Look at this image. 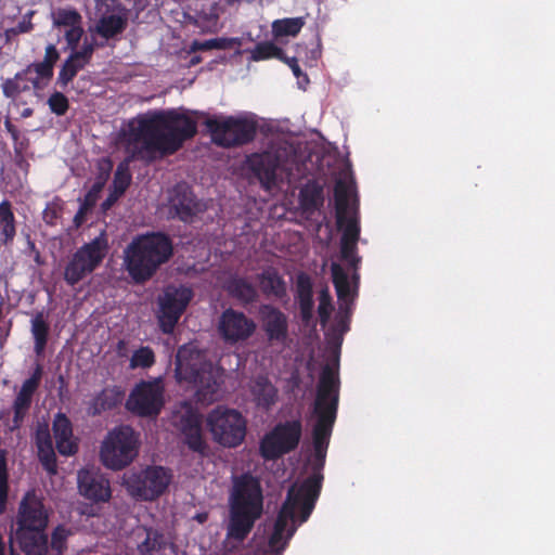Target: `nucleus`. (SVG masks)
Wrapping results in <instances>:
<instances>
[{
    "label": "nucleus",
    "instance_id": "a211bd4d",
    "mask_svg": "<svg viewBox=\"0 0 555 555\" xmlns=\"http://www.w3.org/2000/svg\"><path fill=\"white\" fill-rule=\"evenodd\" d=\"M203 210V204L186 183H178L172 188L169 195V212L173 218L192 223Z\"/></svg>",
    "mask_w": 555,
    "mask_h": 555
},
{
    "label": "nucleus",
    "instance_id": "6e6552de",
    "mask_svg": "<svg viewBox=\"0 0 555 555\" xmlns=\"http://www.w3.org/2000/svg\"><path fill=\"white\" fill-rule=\"evenodd\" d=\"M108 250V241L105 232L79 247L64 268V281L75 286L91 274L103 261Z\"/></svg>",
    "mask_w": 555,
    "mask_h": 555
},
{
    "label": "nucleus",
    "instance_id": "393cba45",
    "mask_svg": "<svg viewBox=\"0 0 555 555\" xmlns=\"http://www.w3.org/2000/svg\"><path fill=\"white\" fill-rule=\"evenodd\" d=\"M36 446L38 459L49 475L57 473L56 455L48 427H39L36 431Z\"/></svg>",
    "mask_w": 555,
    "mask_h": 555
},
{
    "label": "nucleus",
    "instance_id": "1a4fd4ad",
    "mask_svg": "<svg viewBox=\"0 0 555 555\" xmlns=\"http://www.w3.org/2000/svg\"><path fill=\"white\" fill-rule=\"evenodd\" d=\"M205 125L214 143L222 147L245 145L255 139L257 132L256 121L244 117H211L206 119Z\"/></svg>",
    "mask_w": 555,
    "mask_h": 555
},
{
    "label": "nucleus",
    "instance_id": "8fccbe9b",
    "mask_svg": "<svg viewBox=\"0 0 555 555\" xmlns=\"http://www.w3.org/2000/svg\"><path fill=\"white\" fill-rule=\"evenodd\" d=\"M50 111L56 116H63L69 108L68 99L59 91L53 92L48 99Z\"/></svg>",
    "mask_w": 555,
    "mask_h": 555
},
{
    "label": "nucleus",
    "instance_id": "bb28decb",
    "mask_svg": "<svg viewBox=\"0 0 555 555\" xmlns=\"http://www.w3.org/2000/svg\"><path fill=\"white\" fill-rule=\"evenodd\" d=\"M228 294L243 305H250L257 301L258 291L256 286L244 276H232L227 281Z\"/></svg>",
    "mask_w": 555,
    "mask_h": 555
},
{
    "label": "nucleus",
    "instance_id": "ea45409f",
    "mask_svg": "<svg viewBox=\"0 0 555 555\" xmlns=\"http://www.w3.org/2000/svg\"><path fill=\"white\" fill-rule=\"evenodd\" d=\"M85 67L83 63L78 62L72 54H69L59 72L57 83L62 88L67 87V85L76 77L78 72Z\"/></svg>",
    "mask_w": 555,
    "mask_h": 555
},
{
    "label": "nucleus",
    "instance_id": "79ce46f5",
    "mask_svg": "<svg viewBox=\"0 0 555 555\" xmlns=\"http://www.w3.org/2000/svg\"><path fill=\"white\" fill-rule=\"evenodd\" d=\"M9 494V470L5 451L0 450V513L7 508Z\"/></svg>",
    "mask_w": 555,
    "mask_h": 555
},
{
    "label": "nucleus",
    "instance_id": "0eeeda50",
    "mask_svg": "<svg viewBox=\"0 0 555 555\" xmlns=\"http://www.w3.org/2000/svg\"><path fill=\"white\" fill-rule=\"evenodd\" d=\"M206 426L212 440L228 449L240 447L247 434V421L243 414L224 405H218L208 412Z\"/></svg>",
    "mask_w": 555,
    "mask_h": 555
},
{
    "label": "nucleus",
    "instance_id": "c85d7f7f",
    "mask_svg": "<svg viewBox=\"0 0 555 555\" xmlns=\"http://www.w3.org/2000/svg\"><path fill=\"white\" fill-rule=\"evenodd\" d=\"M30 332L34 338V351L41 357L47 348L50 324L43 311H38L30 321Z\"/></svg>",
    "mask_w": 555,
    "mask_h": 555
},
{
    "label": "nucleus",
    "instance_id": "0e129e2a",
    "mask_svg": "<svg viewBox=\"0 0 555 555\" xmlns=\"http://www.w3.org/2000/svg\"><path fill=\"white\" fill-rule=\"evenodd\" d=\"M105 182L106 181L104 180L96 181L86 194L93 195V199L98 201L99 193L101 192Z\"/></svg>",
    "mask_w": 555,
    "mask_h": 555
},
{
    "label": "nucleus",
    "instance_id": "6ab92c4d",
    "mask_svg": "<svg viewBox=\"0 0 555 555\" xmlns=\"http://www.w3.org/2000/svg\"><path fill=\"white\" fill-rule=\"evenodd\" d=\"M51 20L53 28L64 29L66 48L78 47L85 34L81 14L74 8H57L51 12Z\"/></svg>",
    "mask_w": 555,
    "mask_h": 555
},
{
    "label": "nucleus",
    "instance_id": "f3484780",
    "mask_svg": "<svg viewBox=\"0 0 555 555\" xmlns=\"http://www.w3.org/2000/svg\"><path fill=\"white\" fill-rule=\"evenodd\" d=\"M77 486L80 495L92 503H105L112 498L108 478L94 467L78 470Z\"/></svg>",
    "mask_w": 555,
    "mask_h": 555
},
{
    "label": "nucleus",
    "instance_id": "f03ea898",
    "mask_svg": "<svg viewBox=\"0 0 555 555\" xmlns=\"http://www.w3.org/2000/svg\"><path fill=\"white\" fill-rule=\"evenodd\" d=\"M196 134V120L175 108L149 111L130 119L119 132L128 156L117 165L112 189L117 195L125 194L132 180L131 162L172 155Z\"/></svg>",
    "mask_w": 555,
    "mask_h": 555
},
{
    "label": "nucleus",
    "instance_id": "412c9836",
    "mask_svg": "<svg viewBox=\"0 0 555 555\" xmlns=\"http://www.w3.org/2000/svg\"><path fill=\"white\" fill-rule=\"evenodd\" d=\"M180 429L183 441L190 450L202 456L207 455L209 447L203 437L202 425L198 415L188 413L180 420Z\"/></svg>",
    "mask_w": 555,
    "mask_h": 555
},
{
    "label": "nucleus",
    "instance_id": "c9c22d12",
    "mask_svg": "<svg viewBox=\"0 0 555 555\" xmlns=\"http://www.w3.org/2000/svg\"><path fill=\"white\" fill-rule=\"evenodd\" d=\"M23 70L27 76L33 72L36 74L35 77L29 78V82L35 90L43 89L46 85L52 79L54 74V70L42 62L31 63L27 65Z\"/></svg>",
    "mask_w": 555,
    "mask_h": 555
},
{
    "label": "nucleus",
    "instance_id": "f704fd0d",
    "mask_svg": "<svg viewBox=\"0 0 555 555\" xmlns=\"http://www.w3.org/2000/svg\"><path fill=\"white\" fill-rule=\"evenodd\" d=\"M29 78L22 69L17 72L13 78H8L2 83L3 95L8 99H15L21 93L29 91L30 86L28 83Z\"/></svg>",
    "mask_w": 555,
    "mask_h": 555
},
{
    "label": "nucleus",
    "instance_id": "bf43d9fd",
    "mask_svg": "<svg viewBox=\"0 0 555 555\" xmlns=\"http://www.w3.org/2000/svg\"><path fill=\"white\" fill-rule=\"evenodd\" d=\"M38 388H39L38 386H36L27 380H24V383L22 384V387L18 391V395L33 400V397Z\"/></svg>",
    "mask_w": 555,
    "mask_h": 555
},
{
    "label": "nucleus",
    "instance_id": "de8ad7c7",
    "mask_svg": "<svg viewBox=\"0 0 555 555\" xmlns=\"http://www.w3.org/2000/svg\"><path fill=\"white\" fill-rule=\"evenodd\" d=\"M333 310L332 305V296L327 288H323L319 294V306H318V314L320 318V323L325 325L331 317Z\"/></svg>",
    "mask_w": 555,
    "mask_h": 555
},
{
    "label": "nucleus",
    "instance_id": "c756f323",
    "mask_svg": "<svg viewBox=\"0 0 555 555\" xmlns=\"http://www.w3.org/2000/svg\"><path fill=\"white\" fill-rule=\"evenodd\" d=\"M16 235V220L13 212L12 203L3 199L0 203V244L11 245Z\"/></svg>",
    "mask_w": 555,
    "mask_h": 555
},
{
    "label": "nucleus",
    "instance_id": "72a5a7b5",
    "mask_svg": "<svg viewBox=\"0 0 555 555\" xmlns=\"http://www.w3.org/2000/svg\"><path fill=\"white\" fill-rule=\"evenodd\" d=\"M242 43L240 38H225V37H218L212 38L204 41L199 40H193L190 50L192 52L196 51H208V50H228L232 49L234 47H240Z\"/></svg>",
    "mask_w": 555,
    "mask_h": 555
},
{
    "label": "nucleus",
    "instance_id": "3c124183",
    "mask_svg": "<svg viewBox=\"0 0 555 555\" xmlns=\"http://www.w3.org/2000/svg\"><path fill=\"white\" fill-rule=\"evenodd\" d=\"M220 385L216 379L208 380L205 385L201 384L197 396L201 401L214 402L219 399Z\"/></svg>",
    "mask_w": 555,
    "mask_h": 555
},
{
    "label": "nucleus",
    "instance_id": "6e6d98bb",
    "mask_svg": "<svg viewBox=\"0 0 555 555\" xmlns=\"http://www.w3.org/2000/svg\"><path fill=\"white\" fill-rule=\"evenodd\" d=\"M60 217V208L56 205H49L43 210V220L47 224L53 225Z\"/></svg>",
    "mask_w": 555,
    "mask_h": 555
},
{
    "label": "nucleus",
    "instance_id": "5fc2aeb1",
    "mask_svg": "<svg viewBox=\"0 0 555 555\" xmlns=\"http://www.w3.org/2000/svg\"><path fill=\"white\" fill-rule=\"evenodd\" d=\"M281 62L289 66L295 77H297L298 79L302 77L305 81H309L308 76L305 73H302L296 57H288L284 53V60H282Z\"/></svg>",
    "mask_w": 555,
    "mask_h": 555
},
{
    "label": "nucleus",
    "instance_id": "4d7b16f0",
    "mask_svg": "<svg viewBox=\"0 0 555 555\" xmlns=\"http://www.w3.org/2000/svg\"><path fill=\"white\" fill-rule=\"evenodd\" d=\"M4 128L8 133L11 135V139L14 142L18 141L25 134L11 121L10 117H5L4 119Z\"/></svg>",
    "mask_w": 555,
    "mask_h": 555
},
{
    "label": "nucleus",
    "instance_id": "864d4df0",
    "mask_svg": "<svg viewBox=\"0 0 555 555\" xmlns=\"http://www.w3.org/2000/svg\"><path fill=\"white\" fill-rule=\"evenodd\" d=\"M59 60H60V52H59V50L56 49L55 44L49 43L46 47L44 56H43V60L41 62L44 63L47 66H50L51 69L54 70V66H55V64L57 63Z\"/></svg>",
    "mask_w": 555,
    "mask_h": 555
},
{
    "label": "nucleus",
    "instance_id": "4c0bfd02",
    "mask_svg": "<svg viewBox=\"0 0 555 555\" xmlns=\"http://www.w3.org/2000/svg\"><path fill=\"white\" fill-rule=\"evenodd\" d=\"M305 25L302 17L276 20L272 23L274 37L297 36Z\"/></svg>",
    "mask_w": 555,
    "mask_h": 555
},
{
    "label": "nucleus",
    "instance_id": "e2e57ef3",
    "mask_svg": "<svg viewBox=\"0 0 555 555\" xmlns=\"http://www.w3.org/2000/svg\"><path fill=\"white\" fill-rule=\"evenodd\" d=\"M42 374H43V369H42L41 364H37L35 370L33 371L30 377L27 378L26 380L39 387L40 383H41Z\"/></svg>",
    "mask_w": 555,
    "mask_h": 555
},
{
    "label": "nucleus",
    "instance_id": "7c9ffc66",
    "mask_svg": "<svg viewBox=\"0 0 555 555\" xmlns=\"http://www.w3.org/2000/svg\"><path fill=\"white\" fill-rule=\"evenodd\" d=\"M299 202L304 210L319 209L324 202L323 186L315 180L308 181L299 192Z\"/></svg>",
    "mask_w": 555,
    "mask_h": 555
},
{
    "label": "nucleus",
    "instance_id": "ddd939ff",
    "mask_svg": "<svg viewBox=\"0 0 555 555\" xmlns=\"http://www.w3.org/2000/svg\"><path fill=\"white\" fill-rule=\"evenodd\" d=\"M165 404L164 387L159 379L142 380L135 385L126 402V408L141 417L157 416Z\"/></svg>",
    "mask_w": 555,
    "mask_h": 555
},
{
    "label": "nucleus",
    "instance_id": "774afa93",
    "mask_svg": "<svg viewBox=\"0 0 555 555\" xmlns=\"http://www.w3.org/2000/svg\"><path fill=\"white\" fill-rule=\"evenodd\" d=\"M207 518L208 515L206 513H201L195 516V519L201 524H204L207 520Z\"/></svg>",
    "mask_w": 555,
    "mask_h": 555
},
{
    "label": "nucleus",
    "instance_id": "e433bc0d",
    "mask_svg": "<svg viewBox=\"0 0 555 555\" xmlns=\"http://www.w3.org/2000/svg\"><path fill=\"white\" fill-rule=\"evenodd\" d=\"M166 544V538L162 532L146 529L145 539L138 544V550L142 555H153V553L164 550Z\"/></svg>",
    "mask_w": 555,
    "mask_h": 555
},
{
    "label": "nucleus",
    "instance_id": "7ed1b4c3",
    "mask_svg": "<svg viewBox=\"0 0 555 555\" xmlns=\"http://www.w3.org/2000/svg\"><path fill=\"white\" fill-rule=\"evenodd\" d=\"M262 512L263 494L259 479L250 473L234 477L229 496L228 538L244 541Z\"/></svg>",
    "mask_w": 555,
    "mask_h": 555
},
{
    "label": "nucleus",
    "instance_id": "69168bd1",
    "mask_svg": "<svg viewBox=\"0 0 555 555\" xmlns=\"http://www.w3.org/2000/svg\"><path fill=\"white\" fill-rule=\"evenodd\" d=\"M14 160H15L16 166H17L18 168H21V169L27 170V168L29 167V164H28V162L25 159L24 154H21V155H14Z\"/></svg>",
    "mask_w": 555,
    "mask_h": 555
},
{
    "label": "nucleus",
    "instance_id": "39448f33",
    "mask_svg": "<svg viewBox=\"0 0 555 555\" xmlns=\"http://www.w3.org/2000/svg\"><path fill=\"white\" fill-rule=\"evenodd\" d=\"M349 185L344 180H338L334 188V201L336 210V224L343 234L340 237V258L354 270L353 279H358L356 273L361 257L358 255V242L360 241V219L358 211L352 215L349 210Z\"/></svg>",
    "mask_w": 555,
    "mask_h": 555
},
{
    "label": "nucleus",
    "instance_id": "a19ab883",
    "mask_svg": "<svg viewBox=\"0 0 555 555\" xmlns=\"http://www.w3.org/2000/svg\"><path fill=\"white\" fill-rule=\"evenodd\" d=\"M33 400L23 397L21 395H16L14 402H13V418L12 424L10 426V429L13 431L15 429H18L23 422L25 416L27 415L30 406H31Z\"/></svg>",
    "mask_w": 555,
    "mask_h": 555
},
{
    "label": "nucleus",
    "instance_id": "49530a36",
    "mask_svg": "<svg viewBox=\"0 0 555 555\" xmlns=\"http://www.w3.org/2000/svg\"><path fill=\"white\" fill-rule=\"evenodd\" d=\"M95 48L96 43L94 38H85L83 43L79 50L78 47L66 48V50H69L73 57H75L78 62H81L85 66H87L92 59Z\"/></svg>",
    "mask_w": 555,
    "mask_h": 555
},
{
    "label": "nucleus",
    "instance_id": "2f4dec72",
    "mask_svg": "<svg viewBox=\"0 0 555 555\" xmlns=\"http://www.w3.org/2000/svg\"><path fill=\"white\" fill-rule=\"evenodd\" d=\"M332 281L336 289L337 297L340 301L351 302L353 300V294L350 288L349 278L347 272L338 263H332L331 266Z\"/></svg>",
    "mask_w": 555,
    "mask_h": 555
},
{
    "label": "nucleus",
    "instance_id": "37998d69",
    "mask_svg": "<svg viewBox=\"0 0 555 555\" xmlns=\"http://www.w3.org/2000/svg\"><path fill=\"white\" fill-rule=\"evenodd\" d=\"M69 535H72L70 529H67L63 525L56 526L51 533L49 548H51L52 552H55L56 555H62L67 548V539Z\"/></svg>",
    "mask_w": 555,
    "mask_h": 555
},
{
    "label": "nucleus",
    "instance_id": "9d476101",
    "mask_svg": "<svg viewBox=\"0 0 555 555\" xmlns=\"http://www.w3.org/2000/svg\"><path fill=\"white\" fill-rule=\"evenodd\" d=\"M171 474L163 466H147L139 472L125 474L122 485L135 500L153 501L168 488Z\"/></svg>",
    "mask_w": 555,
    "mask_h": 555
},
{
    "label": "nucleus",
    "instance_id": "13d9d810",
    "mask_svg": "<svg viewBox=\"0 0 555 555\" xmlns=\"http://www.w3.org/2000/svg\"><path fill=\"white\" fill-rule=\"evenodd\" d=\"M113 169V162L111 158L105 157L99 162L100 178L104 181L107 180Z\"/></svg>",
    "mask_w": 555,
    "mask_h": 555
},
{
    "label": "nucleus",
    "instance_id": "a18cd8bd",
    "mask_svg": "<svg viewBox=\"0 0 555 555\" xmlns=\"http://www.w3.org/2000/svg\"><path fill=\"white\" fill-rule=\"evenodd\" d=\"M155 363V354L151 347L142 346L132 353L130 366L132 369H149Z\"/></svg>",
    "mask_w": 555,
    "mask_h": 555
},
{
    "label": "nucleus",
    "instance_id": "58836bf2",
    "mask_svg": "<svg viewBox=\"0 0 555 555\" xmlns=\"http://www.w3.org/2000/svg\"><path fill=\"white\" fill-rule=\"evenodd\" d=\"M284 51L271 41L259 42L250 51L251 61L258 62L268 59L284 60Z\"/></svg>",
    "mask_w": 555,
    "mask_h": 555
},
{
    "label": "nucleus",
    "instance_id": "603ef678",
    "mask_svg": "<svg viewBox=\"0 0 555 555\" xmlns=\"http://www.w3.org/2000/svg\"><path fill=\"white\" fill-rule=\"evenodd\" d=\"M96 201L93 199V195L86 194L78 211L76 212L74 217V222L77 227L81 225L85 221L86 215L95 206Z\"/></svg>",
    "mask_w": 555,
    "mask_h": 555
},
{
    "label": "nucleus",
    "instance_id": "2eb2a0df",
    "mask_svg": "<svg viewBox=\"0 0 555 555\" xmlns=\"http://www.w3.org/2000/svg\"><path fill=\"white\" fill-rule=\"evenodd\" d=\"M49 524V509L43 499L35 490H28L20 502L15 532L46 530Z\"/></svg>",
    "mask_w": 555,
    "mask_h": 555
},
{
    "label": "nucleus",
    "instance_id": "f8f14e48",
    "mask_svg": "<svg viewBox=\"0 0 555 555\" xmlns=\"http://www.w3.org/2000/svg\"><path fill=\"white\" fill-rule=\"evenodd\" d=\"M193 298V292L188 287L167 286L158 296L157 320L164 334H171Z\"/></svg>",
    "mask_w": 555,
    "mask_h": 555
},
{
    "label": "nucleus",
    "instance_id": "5701e85b",
    "mask_svg": "<svg viewBox=\"0 0 555 555\" xmlns=\"http://www.w3.org/2000/svg\"><path fill=\"white\" fill-rule=\"evenodd\" d=\"M52 430L56 442V449L62 455H73L77 452L78 447L72 440L73 425L69 418L59 412L52 424Z\"/></svg>",
    "mask_w": 555,
    "mask_h": 555
},
{
    "label": "nucleus",
    "instance_id": "cd10ccee",
    "mask_svg": "<svg viewBox=\"0 0 555 555\" xmlns=\"http://www.w3.org/2000/svg\"><path fill=\"white\" fill-rule=\"evenodd\" d=\"M261 292L282 299L286 296V283L275 269H268L257 275Z\"/></svg>",
    "mask_w": 555,
    "mask_h": 555
},
{
    "label": "nucleus",
    "instance_id": "4be33fe9",
    "mask_svg": "<svg viewBox=\"0 0 555 555\" xmlns=\"http://www.w3.org/2000/svg\"><path fill=\"white\" fill-rule=\"evenodd\" d=\"M125 398V391L119 386H107L95 393L87 402V413L89 416H99L106 411L119 406Z\"/></svg>",
    "mask_w": 555,
    "mask_h": 555
},
{
    "label": "nucleus",
    "instance_id": "9b49d317",
    "mask_svg": "<svg viewBox=\"0 0 555 555\" xmlns=\"http://www.w3.org/2000/svg\"><path fill=\"white\" fill-rule=\"evenodd\" d=\"M302 435L299 420L276 424L260 440L259 454L264 461H275L296 450Z\"/></svg>",
    "mask_w": 555,
    "mask_h": 555
},
{
    "label": "nucleus",
    "instance_id": "09e8293b",
    "mask_svg": "<svg viewBox=\"0 0 555 555\" xmlns=\"http://www.w3.org/2000/svg\"><path fill=\"white\" fill-rule=\"evenodd\" d=\"M36 14L35 10H29L26 14L23 15L22 21H20L14 27L8 28L5 30V36L8 39L11 37L30 33L34 29V24L31 22L34 15Z\"/></svg>",
    "mask_w": 555,
    "mask_h": 555
},
{
    "label": "nucleus",
    "instance_id": "aec40b11",
    "mask_svg": "<svg viewBox=\"0 0 555 555\" xmlns=\"http://www.w3.org/2000/svg\"><path fill=\"white\" fill-rule=\"evenodd\" d=\"M262 330L269 343L284 344L288 337V318L279 308L264 304L259 308Z\"/></svg>",
    "mask_w": 555,
    "mask_h": 555
},
{
    "label": "nucleus",
    "instance_id": "dca6fc26",
    "mask_svg": "<svg viewBox=\"0 0 555 555\" xmlns=\"http://www.w3.org/2000/svg\"><path fill=\"white\" fill-rule=\"evenodd\" d=\"M256 327L257 325L253 319L233 308L225 309L221 313L218 323V332L228 344L247 340L253 336Z\"/></svg>",
    "mask_w": 555,
    "mask_h": 555
},
{
    "label": "nucleus",
    "instance_id": "680f3d73",
    "mask_svg": "<svg viewBox=\"0 0 555 555\" xmlns=\"http://www.w3.org/2000/svg\"><path fill=\"white\" fill-rule=\"evenodd\" d=\"M121 195H117L115 190H111L108 196L105 198V201L101 204V208L103 211L108 210L120 197Z\"/></svg>",
    "mask_w": 555,
    "mask_h": 555
},
{
    "label": "nucleus",
    "instance_id": "20e7f679",
    "mask_svg": "<svg viewBox=\"0 0 555 555\" xmlns=\"http://www.w3.org/2000/svg\"><path fill=\"white\" fill-rule=\"evenodd\" d=\"M173 255V243L164 232H147L132 238L124 250V266L135 284L150 281Z\"/></svg>",
    "mask_w": 555,
    "mask_h": 555
},
{
    "label": "nucleus",
    "instance_id": "b1692460",
    "mask_svg": "<svg viewBox=\"0 0 555 555\" xmlns=\"http://www.w3.org/2000/svg\"><path fill=\"white\" fill-rule=\"evenodd\" d=\"M295 298L302 322L309 323L313 317V285L311 278L305 272H300L296 276Z\"/></svg>",
    "mask_w": 555,
    "mask_h": 555
},
{
    "label": "nucleus",
    "instance_id": "338daca9",
    "mask_svg": "<svg viewBox=\"0 0 555 555\" xmlns=\"http://www.w3.org/2000/svg\"><path fill=\"white\" fill-rule=\"evenodd\" d=\"M34 114V109L31 107H26L21 112L22 118H28Z\"/></svg>",
    "mask_w": 555,
    "mask_h": 555
},
{
    "label": "nucleus",
    "instance_id": "4468645a",
    "mask_svg": "<svg viewBox=\"0 0 555 555\" xmlns=\"http://www.w3.org/2000/svg\"><path fill=\"white\" fill-rule=\"evenodd\" d=\"M282 165L281 154L272 150L253 153L245 159V168L249 177L257 180L264 191H271L278 185Z\"/></svg>",
    "mask_w": 555,
    "mask_h": 555
},
{
    "label": "nucleus",
    "instance_id": "c03bdc74",
    "mask_svg": "<svg viewBox=\"0 0 555 555\" xmlns=\"http://www.w3.org/2000/svg\"><path fill=\"white\" fill-rule=\"evenodd\" d=\"M256 386L258 388L256 393L258 403L266 408L272 405L276 399V389L274 386L266 378H259Z\"/></svg>",
    "mask_w": 555,
    "mask_h": 555
},
{
    "label": "nucleus",
    "instance_id": "473e14b6",
    "mask_svg": "<svg viewBox=\"0 0 555 555\" xmlns=\"http://www.w3.org/2000/svg\"><path fill=\"white\" fill-rule=\"evenodd\" d=\"M126 25V20L120 15L112 14L103 16L96 25V33L105 39H111L121 34Z\"/></svg>",
    "mask_w": 555,
    "mask_h": 555
},
{
    "label": "nucleus",
    "instance_id": "052dcab7",
    "mask_svg": "<svg viewBox=\"0 0 555 555\" xmlns=\"http://www.w3.org/2000/svg\"><path fill=\"white\" fill-rule=\"evenodd\" d=\"M28 147H29V139L25 134L18 141L13 143L14 155L25 154V152L28 150Z\"/></svg>",
    "mask_w": 555,
    "mask_h": 555
},
{
    "label": "nucleus",
    "instance_id": "423d86ee",
    "mask_svg": "<svg viewBox=\"0 0 555 555\" xmlns=\"http://www.w3.org/2000/svg\"><path fill=\"white\" fill-rule=\"evenodd\" d=\"M139 447V434L129 425H119L105 436L100 449V460L106 468L121 470L138 456Z\"/></svg>",
    "mask_w": 555,
    "mask_h": 555
},
{
    "label": "nucleus",
    "instance_id": "f257e3e1",
    "mask_svg": "<svg viewBox=\"0 0 555 555\" xmlns=\"http://www.w3.org/2000/svg\"><path fill=\"white\" fill-rule=\"evenodd\" d=\"M339 390L338 362L324 364L320 372L313 403V414L317 418L312 428L313 473L301 482H294L287 490L268 542L271 551L278 554L285 550L297 527L309 519L320 496L324 478L321 470L325 464L330 439L337 418Z\"/></svg>",
    "mask_w": 555,
    "mask_h": 555
},
{
    "label": "nucleus",
    "instance_id": "a878e982",
    "mask_svg": "<svg viewBox=\"0 0 555 555\" xmlns=\"http://www.w3.org/2000/svg\"><path fill=\"white\" fill-rule=\"evenodd\" d=\"M16 541L25 555H49L46 530L15 532Z\"/></svg>",
    "mask_w": 555,
    "mask_h": 555
}]
</instances>
